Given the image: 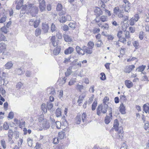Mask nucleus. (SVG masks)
<instances>
[{"label": "nucleus", "instance_id": "18", "mask_svg": "<svg viewBox=\"0 0 149 149\" xmlns=\"http://www.w3.org/2000/svg\"><path fill=\"white\" fill-rule=\"evenodd\" d=\"M143 110L146 113H149V104L147 103L144 104L143 107Z\"/></svg>", "mask_w": 149, "mask_h": 149}, {"label": "nucleus", "instance_id": "27", "mask_svg": "<svg viewBox=\"0 0 149 149\" xmlns=\"http://www.w3.org/2000/svg\"><path fill=\"white\" fill-rule=\"evenodd\" d=\"M13 65V64L11 61L8 62L5 65V68L7 69H10Z\"/></svg>", "mask_w": 149, "mask_h": 149}, {"label": "nucleus", "instance_id": "23", "mask_svg": "<svg viewBox=\"0 0 149 149\" xmlns=\"http://www.w3.org/2000/svg\"><path fill=\"white\" fill-rule=\"evenodd\" d=\"M61 48L60 47H57L53 50L54 54L55 55L58 54L60 52Z\"/></svg>", "mask_w": 149, "mask_h": 149}, {"label": "nucleus", "instance_id": "14", "mask_svg": "<svg viewBox=\"0 0 149 149\" xmlns=\"http://www.w3.org/2000/svg\"><path fill=\"white\" fill-rule=\"evenodd\" d=\"M47 91L48 93L50 95H54L56 93L54 89L52 87L48 88L47 89Z\"/></svg>", "mask_w": 149, "mask_h": 149}, {"label": "nucleus", "instance_id": "19", "mask_svg": "<svg viewBox=\"0 0 149 149\" xmlns=\"http://www.w3.org/2000/svg\"><path fill=\"white\" fill-rule=\"evenodd\" d=\"M51 42L52 45L54 47H56L58 45L57 42L55 41V36H52L51 38Z\"/></svg>", "mask_w": 149, "mask_h": 149}, {"label": "nucleus", "instance_id": "37", "mask_svg": "<svg viewBox=\"0 0 149 149\" xmlns=\"http://www.w3.org/2000/svg\"><path fill=\"white\" fill-rule=\"evenodd\" d=\"M97 105V103L96 101H95L93 102L92 106V110L93 111L95 110Z\"/></svg>", "mask_w": 149, "mask_h": 149}, {"label": "nucleus", "instance_id": "55", "mask_svg": "<svg viewBox=\"0 0 149 149\" xmlns=\"http://www.w3.org/2000/svg\"><path fill=\"white\" fill-rule=\"evenodd\" d=\"M1 145L4 149H5L6 147V142L4 140H2L1 141Z\"/></svg>", "mask_w": 149, "mask_h": 149}, {"label": "nucleus", "instance_id": "2", "mask_svg": "<svg viewBox=\"0 0 149 149\" xmlns=\"http://www.w3.org/2000/svg\"><path fill=\"white\" fill-rule=\"evenodd\" d=\"M123 2L122 4L120 5V7L122 8H124L125 11L128 13L130 11V2L128 0H123Z\"/></svg>", "mask_w": 149, "mask_h": 149}, {"label": "nucleus", "instance_id": "26", "mask_svg": "<svg viewBox=\"0 0 149 149\" xmlns=\"http://www.w3.org/2000/svg\"><path fill=\"white\" fill-rule=\"evenodd\" d=\"M81 121V119L80 116H77L75 118V123L77 124H79L80 123Z\"/></svg>", "mask_w": 149, "mask_h": 149}, {"label": "nucleus", "instance_id": "63", "mask_svg": "<svg viewBox=\"0 0 149 149\" xmlns=\"http://www.w3.org/2000/svg\"><path fill=\"white\" fill-rule=\"evenodd\" d=\"M1 30L2 32H4L5 34H7L8 33L7 29L5 27H3L1 28Z\"/></svg>", "mask_w": 149, "mask_h": 149}, {"label": "nucleus", "instance_id": "57", "mask_svg": "<svg viewBox=\"0 0 149 149\" xmlns=\"http://www.w3.org/2000/svg\"><path fill=\"white\" fill-rule=\"evenodd\" d=\"M119 41L123 43H125L126 41V38L124 37H122L119 39L118 40Z\"/></svg>", "mask_w": 149, "mask_h": 149}, {"label": "nucleus", "instance_id": "40", "mask_svg": "<svg viewBox=\"0 0 149 149\" xmlns=\"http://www.w3.org/2000/svg\"><path fill=\"white\" fill-rule=\"evenodd\" d=\"M103 44L101 40H98L95 44V45H96L97 47H100Z\"/></svg>", "mask_w": 149, "mask_h": 149}, {"label": "nucleus", "instance_id": "4", "mask_svg": "<svg viewBox=\"0 0 149 149\" xmlns=\"http://www.w3.org/2000/svg\"><path fill=\"white\" fill-rule=\"evenodd\" d=\"M112 109L111 108H109L108 109V114L105 117L104 121L106 124H108L111 121L112 119Z\"/></svg>", "mask_w": 149, "mask_h": 149}, {"label": "nucleus", "instance_id": "42", "mask_svg": "<svg viewBox=\"0 0 149 149\" xmlns=\"http://www.w3.org/2000/svg\"><path fill=\"white\" fill-rule=\"evenodd\" d=\"M32 142H33V140L31 139L30 138H29L27 139V142H28V146L31 147L32 146Z\"/></svg>", "mask_w": 149, "mask_h": 149}, {"label": "nucleus", "instance_id": "33", "mask_svg": "<svg viewBox=\"0 0 149 149\" xmlns=\"http://www.w3.org/2000/svg\"><path fill=\"white\" fill-rule=\"evenodd\" d=\"M41 109L44 113L47 112V109L46 107V105L45 104L43 103L42 104L41 106Z\"/></svg>", "mask_w": 149, "mask_h": 149}, {"label": "nucleus", "instance_id": "5", "mask_svg": "<svg viewBox=\"0 0 149 149\" xmlns=\"http://www.w3.org/2000/svg\"><path fill=\"white\" fill-rule=\"evenodd\" d=\"M40 125L43 129L46 130L49 128L50 124L46 119H44L40 122Z\"/></svg>", "mask_w": 149, "mask_h": 149}, {"label": "nucleus", "instance_id": "64", "mask_svg": "<svg viewBox=\"0 0 149 149\" xmlns=\"http://www.w3.org/2000/svg\"><path fill=\"white\" fill-rule=\"evenodd\" d=\"M6 17H2L0 19V23H3L6 21Z\"/></svg>", "mask_w": 149, "mask_h": 149}, {"label": "nucleus", "instance_id": "56", "mask_svg": "<svg viewBox=\"0 0 149 149\" xmlns=\"http://www.w3.org/2000/svg\"><path fill=\"white\" fill-rule=\"evenodd\" d=\"M14 117V113L13 112H10L8 114V118L10 119H12Z\"/></svg>", "mask_w": 149, "mask_h": 149}, {"label": "nucleus", "instance_id": "32", "mask_svg": "<svg viewBox=\"0 0 149 149\" xmlns=\"http://www.w3.org/2000/svg\"><path fill=\"white\" fill-rule=\"evenodd\" d=\"M53 106V104L51 102H48L47 103V107L49 110H50Z\"/></svg>", "mask_w": 149, "mask_h": 149}, {"label": "nucleus", "instance_id": "62", "mask_svg": "<svg viewBox=\"0 0 149 149\" xmlns=\"http://www.w3.org/2000/svg\"><path fill=\"white\" fill-rule=\"evenodd\" d=\"M77 60L76 59L74 60V61L73 62V63H75V65H77L78 66L81 67V63L80 61L78 62H77Z\"/></svg>", "mask_w": 149, "mask_h": 149}, {"label": "nucleus", "instance_id": "20", "mask_svg": "<svg viewBox=\"0 0 149 149\" xmlns=\"http://www.w3.org/2000/svg\"><path fill=\"white\" fill-rule=\"evenodd\" d=\"M119 108L120 111L122 114H124L125 113V108L123 103L120 104Z\"/></svg>", "mask_w": 149, "mask_h": 149}, {"label": "nucleus", "instance_id": "17", "mask_svg": "<svg viewBox=\"0 0 149 149\" xmlns=\"http://www.w3.org/2000/svg\"><path fill=\"white\" fill-rule=\"evenodd\" d=\"M63 37L66 42H70L72 40V38L67 34H64Z\"/></svg>", "mask_w": 149, "mask_h": 149}, {"label": "nucleus", "instance_id": "54", "mask_svg": "<svg viewBox=\"0 0 149 149\" xmlns=\"http://www.w3.org/2000/svg\"><path fill=\"white\" fill-rule=\"evenodd\" d=\"M100 31V29L99 28H94L93 32L94 33H99Z\"/></svg>", "mask_w": 149, "mask_h": 149}, {"label": "nucleus", "instance_id": "38", "mask_svg": "<svg viewBox=\"0 0 149 149\" xmlns=\"http://www.w3.org/2000/svg\"><path fill=\"white\" fill-rule=\"evenodd\" d=\"M6 41V37L2 33H0V41Z\"/></svg>", "mask_w": 149, "mask_h": 149}, {"label": "nucleus", "instance_id": "16", "mask_svg": "<svg viewBox=\"0 0 149 149\" xmlns=\"http://www.w3.org/2000/svg\"><path fill=\"white\" fill-rule=\"evenodd\" d=\"M76 51L79 54L84 55V52L82 50V48L79 46H77L76 47Z\"/></svg>", "mask_w": 149, "mask_h": 149}, {"label": "nucleus", "instance_id": "9", "mask_svg": "<svg viewBox=\"0 0 149 149\" xmlns=\"http://www.w3.org/2000/svg\"><path fill=\"white\" fill-rule=\"evenodd\" d=\"M135 68L134 65L127 66L125 67L124 70V71L127 73H130Z\"/></svg>", "mask_w": 149, "mask_h": 149}, {"label": "nucleus", "instance_id": "29", "mask_svg": "<svg viewBox=\"0 0 149 149\" xmlns=\"http://www.w3.org/2000/svg\"><path fill=\"white\" fill-rule=\"evenodd\" d=\"M76 79L75 78H72L68 83V85L71 86L74 84L76 82Z\"/></svg>", "mask_w": 149, "mask_h": 149}, {"label": "nucleus", "instance_id": "13", "mask_svg": "<svg viewBox=\"0 0 149 149\" xmlns=\"http://www.w3.org/2000/svg\"><path fill=\"white\" fill-rule=\"evenodd\" d=\"M125 84L128 88H130L133 86V84L132 81L129 80H126L125 81Z\"/></svg>", "mask_w": 149, "mask_h": 149}, {"label": "nucleus", "instance_id": "59", "mask_svg": "<svg viewBox=\"0 0 149 149\" xmlns=\"http://www.w3.org/2000/svg\"><path fill=\"white\" fill-rule=\"evenodd\" d=\"M109 100V98L108 97H104L103 100V104H107L106 103H107Z\"/></svg>", "mask_w": 149, "mask_h": 149}, {"label": "nucleus", "instance_id": "6", "mask_svg": "<svg viewBox=\"0 0 149 149\" xmlns=\"http://www.w3.org/2000/svg\"><path fill=\"white\" fill-rule=\"evenodd\" d=\"M56 9L57 11H59V14L60 15H63L66 13L65 9L63 8L61 4H58Z\"/></svg>", "mask_w": 149, "mask_h": 149}, {"label": "nucleus", "instance_id": "44", "mask_svg": "<svg viewBox=\"0 0 149 149\" xmlns=\"http://www.w3.org/2000/svg\"><path fill=\"white\" fill-rule=\"evenodd\" d=\"M88 46L90 49H92L94 47V43L93 42L90 41L88 43Z\"/></svg>", "mask_w": 149, "mask_h": 149}, {"label": "nucleus", "instance_id": "51", "mask_svg": "<svg viewBox=\"0 0 149 149\" xmlns=\"http://www.w3.org/2000/svg\"><path fill=\"white\" fill-rule=\"evenodd\" d=\"M120 100L122 102H124L126 100V96L124 95H121L120 96Z\"/></svg>", "mask_w": 149, "mask_h": 149}, {"label": "nucleus", "instance_id": "36", "mask_svg": "<svg viewBox=\"0 0 149 149\" xmlns=\"http://www.w3.org/2000/svg\"><path fill=\"white\" fill-rule=\"evenodd\" d=\"M41 30L39 28H37L35 31V34L37 36H39L41 33Z\"/></svg>", "mask_w": 149, "mask_h": 149}, {"label": "nucleus", "instance_id": "25", "mask_svg": "<svg viewBox=\"0 0 149 149\" xmlns=\"http://www.w3.org/2000/svg\"><path fill=\"white\" fill-rule=\"evenodd\" d=\"M72 67H70L67 69L66 72L65 73V75L66 76H68L71 74L72 72Z\"/></svg>", "mask_w": 149, "mask_h": 149}, {"label": "nucleus", "instance_id": "39", "mask_svg": "<svg viewBox=\"0 0 149 149\" xmlns=\"http://www.w3.org/2000/svg\"><path fill=\"white\" fill-rule=\"evenodd\" d=\"M65 135V133L64 132H60L58 133V138L61 139H63Z\"/></svg>", "mask_w": 149, "mask_h": 149}, {"label": "nucleus", "instance_id": "21", "mask_svg": "<svg viewBox=\"0 0 149 149\" xmlns=\"http://www.w3.org/2000/svg\"><path fill=\"white\" fill-rule=\"evenodd\" d=\"M0 52H3L6 48V45L3 42H1L0 44Z\"/></svg>", "mask_w": 149, "mask_h": 149}, {"label": "nucleus", "instance_id": "60", "mask_svg": "<svg viewBox=\"0 0 149 149\" xmlns=\"http://www.w3.org/2000/svg\"><path fill=\"white\" fill-rule=\"evenodd\" d=\"M102 28H103L104 29L106 30H108L109 29V26L108 24L107 23H105L104 25H103Z\"/></svg>", "mask_w": 149, "mask_h": 149}, {"label": "nucleus", "instance_id": "10", "mask_svg": "<svg viewBox=\"0 0 149 149\" xmlns=\"http://www.w3.org/2000/svg\"><path fill=\"white\" fill-rule=\"evenodd\" d=\"M94 12L96 16H99L102 14V11L99 8L96 7L94 9Z\"/></svg>", "mask_w": 149, "mask_h": 149}, {"label": "nucleus", "instance_id": "52", "mask_svg": "<svg viewBox=\"0 0 149 149\" xmlns=\"http://www.w3.org/2000/svg\"><path fill=\"white\" fill-rule=\"evenodd\" d=\"M100 75L101 77H100V79L102 80H104L106 79V77L105 74L103 72H102L100 73Z\"/></svg>", "mask_w": 149, "mask_h": 149}, {"label": "nucleus", "instance_id": "11", "mask_svg": "<svg viewBox=\"0 0 149 149\" xmlns=\"http://www.w3.org/2000/svg\"><path fill=\"white\" fill-rule=\"evenodd\" d=\"M74 51V48L72 47H70L65 50L64 51V53L65 54H68L72 53Z\"/></svg>", "mask_w": 149, "mask_h": 149}, {"label": "nucleus", "instance_id": "24", "mask_svg": "<svg viewBox=\"0 0 149 149\" xmlns=\"http://www.w3.org/2000/svg\"><path fill=\"white\" fill-rule=\"evenodd\" d=\"M23 1V0H19L17 3V4L16 6V8L17 9L19 10L22 5Z\"/></svg>", "mask_w": 149, "mask_h": 149}, {"label": "nucleus", "instance_id": "45", "mask_svg": "<svg viewBox=\"0 0 149 149\" xmlns=\"http://www.w3.org/2000/svg\"><path fill=\"white\" fill-rule=\"evenodd\" d=\"M45 5H39V7L40 10L41 12H43L45 10Z\"/></svg>", "mask_w": 149, "mask_h": 149}, {"label": "nucleus", "instance_id": "48", "mask_svg": "<svg viewBox=\"0 0 149 149\" xmlns=\"http://www.w3.org/2000/svg\"><path fill=\"white\" fill-rule=\"evenodd\" d=\"M23 86V84L21 82L18 83L16 85V88L17 89H19L22 88Z\"/></svg>", "mask_w": 149, "mask_h": 149}, {"label": "nucleus", "instance_id": "30", "mask_svg": "<svg viewBox=\"0 0 149 149\" xmlns=\"http://www.w3.org/2000/svg\"><path fill=\"white\" fill-rule=\"evenodd\" d=\"M85 97V95L82 94L79 97V98L77 102L79 103H81L83 101V99Z\"/></svg>", "mask_w": 149, "mask_h": 149}, {"label": "nucleus", "instance_id": "31", "mask_svg": "<svg viewBox=\"0 0 149 149\" xmlns=\"http://www.w3.org/2000/svg\"><path fill=\"white\" fill-rule=\"evenodd\" d=\"M56 114L57 117H59L61 116V112L60 109L58 108L56 110Z\"/></svg>", "mask_w": 149, "mask_h": 149}, {"label": "nucleus", "instance_id": "7", "mask_svg": "<svg viewBox=\"0 0 149 149\" xmlns=\"http://www.w3.org/2000/svg\"><path fill=\"white\" fill-rule=\"evenodd\" d=\"M30 13L32 16H35L38 13V7L36 6H33L31 7L30 8Z\"/></svg>", "mask_w": 149, "mask_h": 149}, {"label": "nucleus", "instance_id": "47", "mask_svg": "<svg viewBox=\"0 0 149 149\" xmlns=\"http://www.w3.org/2000/svg\"><path fill=\"white\" fill-rule=\"evenodd\" d=\"M113 13L115 14L116 15L117 14V13L118 12L120 11V10H119V9L118 7H115L113 9Z\"/></svg>", "mask_w": 149, "mask_h": 149}, {"label": "nucleus", "instance_id": "12", "mask_svg": "<svg viewBox=\"0 0 149 149\" xmlns=\"http://www.w3.org/2000/svg\"><path fill=\"white\" fill-rule=\"evenodd\" d=\"M119 123L117 119H115L114 120V122L113 124L114 129L116 131L119 130V127H118Z\"/></svg>", "mask_w": 149, "mask_h": 149}, {"label": "nucleus", "instance_id": "1", "mask_svg": "<svg viewBox=\"0 0 149 149\" xmlns=\"http://www.w3.org/2000/svg\"><path fill=\"white\" fill-rule=\"evenodd\" d=\"M109 108L107 104H99L96 109L97 114L99 116H102V113H105Z\"/></svg>", "mask_w": 149, "mask_h": 149}, {"label": "nucleus", "instance_id": "49", "mask_svg": "<svg viewBox=\"0 0 149 149\" xmlns=\"http://www.w3.org/2000/svg\"><path fill=\"white\" fill-rule=\"evenodd\" d=\"M69 26L70 27L74 29L75 27V22H70L69 24Z\"/></svg>", "mask_w": 149, "mask_h": 149}, {"label": "nucleus", "instance_id": "22", "mask_svg": "<svg viewBox=\"0 0 149 149\" xmlns=\"http://www.w3.org/2000/svg\"><path fill=\"white\" fill-rule=\"evenodd\" d=\"M15 71L16 74H18V75L23 74L24 73V71L23 70L20 68H18L16 69Z\"/></svg>", "mask_w": 149, "mask_h": 149}, {"label": "nucleus", "instance_id": "41", "mask_svg": "<svg viewBox=\"0 0 149 149\" xmlns=\"http://www.w3.org/2000/svg\"><path fill=\"white\" fill-rule=\"evenodd\" d=\"M146 66L145 65H142L140 66L138 68L136 69L139 72H142L145 69Z\"/></svg>", "mask_w": 149, "mask_h": 149}, {"label": "nucleus", "instance_id": "8", "mask_svg": "<svg viewBox=\"0 0 149 149\" xmlns=\"http://www.w3.org/2000/svg\"><path fill=\"white\" fill-rule=\"evenodd\" d=\"M39 21L37 19L35 20L33 19H31L29 21V24L31 26H33L35 28H37L39 24Z\"/></svg>", "mask_w": 149, "mask_h": 149}, {"label": "nucleus", "instance_id": "58", "mask_svg": "<svg viewBox=\"0 0 149 149\" xmlns=\"http://www.w3.org/2000/svg\"><path fill=\"white\" fill-rule=\"evenodd\" d=\"M41 144H39L38 143H37L36 144L35 148L36 149H42L41 148Z\"/></svg>", "mask_w": 149, "mask_h": 149}, {"label": "nucleus", "instance_id": "3", "mask_svg": "<svg viewBox=\"0 0 149 149\" xmlns=\"http://www.w3.org/2000/svg\"><path fill=\"white\" fill-rule=\"evenodd\" d=\"M116 132L114 135L113 137L118 139H122L123 138V128L122 127H119V130L116 131Z\"/></svg>", "mask_w": 149, "mask_h": 149}, {"label": "nucleus", "instance_id": "43", "mask_svg": "<svg viewBox=\"0 0 149 149\" xmlns=\"http://www.w3.org/2000/svg\"><path fill=\"white\" fill-rule=\"evenodd\" d=\"M124 34L125 38L127 39L130 38V32L129 31H124Z\"/></svg>", "mask_w": 149, "mask_h": 149}, {"label": "nucleus", "instance_id": "34", "mask_svg": "<svg viewBox=\"0 0 149 149\" xmlns=\"http://www.w3.org/2000/svg\"><path fill=\"white\" fill-rule=\"evenodd\" d=\"M58 20L60 22L63 23L67 21L66 17L63 16L61 18H59Z\"/></svg>", "mask_w": 149, "mask_h": 149}, {"label": "nucleus", "instance_id": "50", "mask_svg": "<svg viewBox=\"0 0 149 149\" xmlns=\"http://www.w3.org/2000/svg\"><path fill=\"white\" fill-rule=\"evenodd\" d=\"M56 127L57 128L59 129L60 128L61 126V123L59 121H56L55 123Z\"/></svg>", "mask_w": 149, "mask_h": 149}, {"label": "nucleus", "instance_id": "15", "mask_svg": "<svg viewBox=\"0 0 149 149\" xmlns=\"http://www.w3.org/2000/svg\"><path fill=\"white\" fill-rule=\"evenodd\" d=\"M49 29V26L47 24H42V29L44 33H46L47 32Z\"/></svg>", "mask_w": 149, "mask_h": 149}, {"label": "nucleus", "instance_id": "28", "mask_svg": "<svg viewBox=\"0 0 149 149\" xmlns=\"http://www.w3.org/2000/svg\"><path fill=\"white\" fill-rule=\"evenodd\" d=\"M132 44L136 49H137L139 48V42L138 41H135L133 42Z\"/></svg>", "mask_w": 149, "mask_h": 149}, {"label": "nucleus", "instance_id": "46", "mask_svg": "<svg viewBox=\"0 0 149 149\" xmlns=\"http://www.w3.org/2000/svg\"><path fill=\"white\" fill-rule=\"evenodd\" d=\"M76 88L77 89L79 90L80 91H81V90L83 89L84 86L82 85L78 84L76 86Z\"/></svg>", "mask_w": 149, "mask_h": 149}, {"label": "nucleus", "instance_id": "53", "mask_svg": "<svg viewBox=\"0 0 149 149\" xmlns=\"http://www.w3.org/2000/svg\"><path fill=\"white\" fill-rule=\"evenodd\" d=\"M3 127L4 129L6 130H8L9 128V126L7 123L5 122L3 124Z\"/></svg>", "mask_w": 149, "mask_h": 149}, {"label": "nucleus", "instance_id": "35", "mask_svg": "<svg viewBox=\"0 0 149 149\" xmlns=\"http://www.w3.org/2000/svg\"><path fill=\"white\" fill-rule=\"evenodd\" d=\"M100 19L102 22H106L107 21V17L106 16L102 15L100 17Z\"/></svg>", "mask_w": 149, "mask_h": 149}, {"label": "nucleus", "instance_id": "61", "mask_svg": "<svg viewBox=\"0 0 149 149\" xmlns=\"http://www.w3.org/2000/svg\"><path fill=\"white\" fill-rule=\"evenodd\" d=\"M86 117V115L85 113H83L81 116L82 120L83 122H84L85 121Z\"/></svg>", "mask_w": 149, "mask_h": 149}]
</instances>
